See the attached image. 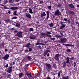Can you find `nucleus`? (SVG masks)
<instances>
[{"label":"nucleus","mask_w":79,"mask_h":79,"mask_svg":"<svg viewBox=\"0 0 79 79\" xmlns=\"http://www.w3.org/2000/svg\"><path fill=\"white\" fill-rule=\"evenodd\" d=\"M66 60H67L65 62H64L63 64V68H64L66 66V63H68L69 64H71L70 62H69V57L67 56V58L65 59Z\"/></svg>","instance_id":"1"},{"label":"nucleus","mask_w":79,"mask_h":79,"mask_svg":"<svg viewBox=\"0 0 79 79\" xmlns=\"http://www.w3.org/2000/svg\"><path fill=\"white\" fill-rule=\"evenodd\" d=\"M16 36H18V37L19 38H23V32L21 31H19L16 34Z\"/></svg>","instance_id":"2"},{"label":"nucleus","mask_w":79,"mask_h":79,"mask_svg":"<svg viewBox=\"0 0 79 79\" xmlns=\"http://www.w3.org/2000/svg\"><path fill=\"white\" fill-rule=\"evenodd\" d=\"M45 64L47 69H48L49 70H52V65L51 64L47 63Z\"/></svg>","instance_id":"3"},{"label":"nucleus","mask_w":79,"mask_h":79,"mask_svg":"<svg viewBox=\"0 0 79 79\" xmlns=\"http://www.w3.org/2000/svg\"><path fill=\"white\" fill-rule=\"evenodd\" d=\"M67 42V39L66 38H61L60 40L59 41V43H64Z\"/></svg>","instance_id":"4"},{"label":"nucleus","mask_w":79,"mask_h":79,"mask_svg":"<svg viewBox=\"0 0 79 79\" xmlns=\"http://www.w3.org/2000/svg\"><path fill=\"white\" fill-rule=\"evenodd\" d=\"M54 14V15H55V16H60L61 14V12H60V10L58 9L56 10V12H55Z\"/></svg>","instance_id":"5"},{"label":"nucleus","mask_w":79,"mask_h":79,"mask_svg":"<svg viewBox=\"0 0 79 79\" xmlns=\"http://www.w3.org/2000/svg\"><path fill=\"white\" fill-rule=\"evenodd\" d=\"M60 24H61V26L60 28H59L60 29H63V28L65 27V26H66L65 24H63V22L62 21H61L60 22Z\"/></svg>","instance_id":"6"},{"label":"nucleus","mask_w":79,"mask_h":79,"mask_svg":"<svg viewBox=\"0 0 79 79\" xmlns=\"http://www.w3.org/2000/svg\"><path fill=\"white\" fill-rule=\"evenodd\" d=\"M25 75L28 76L29 79H34V78L32 77V76L31 74H29V73H26Z\"/></svg>","instance_id":"7"},{"label":"nucleus","mask_w":79,"mask_h":79,"mask_svg":"<svg viewBox=\"0 0 79 79\" xmlns=\"http://www.w3.org/2000/svg\"><path fill=\"white\" fill-rule=\"evenodd\" d=\"M13 69V67L12 66H10L8 68L7 73H11L12 72V69Z\"/></svg>","instance_id":"8"},{"label":"nucleus","mask_w":79,"mask_h":79,"mask_svg":"<svg viewBox=\"0 0 79 79\" xmlns=\"http://www.w3.org/2000/svg\"><path fill=\"white\" fill-rule=\"evenodd\" d=\"M52 34V33L50 32L49 31H48L45 34V35L47 36L48 37H51L52 35H50Z\"/></svg>","instance_id":"9"},{"label":"nucleus","mask_w":79,"mask_h":79,"mask_svg":"<svg viewBox=\"0 0 79 79\" xmlns=\"http://www.w3.org/2000/svg\"><path fill=\"white\" fill-rule=\"evenodd\" d=\"M46 13L47 15L46 19V20H48V18H49V17H50V12L49 11H46Z\"/></svg>","instance_id":"10"},{"label":"nucleus","mask_w":79,"mask_h":79,"mask_svg":"<svg viewBox=\"0 0 79 79\" xmlns=\"http://www.w3.org/2000/svg\"><path fill=\"white\" fill-rule=\"evenodd\" d=\"M60 55L58 54H56V55L55 56V57H54V58L56 60H57V61H58L59 60V56Z\"/></svg>","instance_id":"11"},{"label":"nucleus","mask_w":79,"mask_h":79,"mask_svg":"<svg viewBox=\"0 0 79 79\" xmlns=\"http://www.w3.org/2000/svg\"><path fill=\"white\" fill-rule=\"evenodd\" d=\"M48 52H50V51H49V50L48 49H47L44 51V52L43 54V55L44 56H46V55H47V53H48Z\"/></svg>","instance_id":"12"},{"label":"nucleus","mask_w":79,"mask_h":79,"mask_svg":"<svg viewBox=\"0 0 79 79\" xmlns=\"http://www.w3.org/2000/svg\"><path fill=\"white\" fill-rule=\"evenodd\" d=\"M26 15L27 18H29L30 19H31L32 16H31V14H29V13H26Z\"/></svg>","instance_id":"13"},{"label":"nucleus","mask_w":79,"mask_h":79,"mask_svg":"<svg viewBox=\"0 0 79 79\" xmlns=\"http://www.w3.org/2000/svg\"><path fill=\"white\" fill-rule=\"evenodd\" d=\"M46 16V14H45V12H43L42 14H41V18L44 19V16Z\"/></svg>","instance_id":"14"},{"label":"nucleus","mask_w":79,"mask_h":79,"mask_svg":"<svg viewBox=\"0 0 79 79\" xmlns=\"http://www.w3.org/2000/svg\"><path fill=\"white\" fill-rule=\"evenodd\" d=\"M9 55L6 54L5 56L3 57L4 60H6L8 59V57H9Z\"/></svg>","instance_id":"15"},{"label":"nucleus","mask_w":79,"mask_h":79,"mask_svg":"<svg viewBox=\"0 0 79 79\" xmlns=\"http://www.w3.org/2000/svg\"><path fill=\"white\" fill-rule=\"evenodd\" d=\"M68 12L69 13V14H70V15H74L75 14L74 12L69 10L68 11Z\"/></svg>","instance_id":"16"},{"label":"nucleus","mask_w":79,"mask_h":79,"mask_svg":"<svg viewBox=\"0 0 79 79\" xmlns=\"http://www.w3.org/2000/svg\"><path fill=\"white\" fill-rule=\"evenodd\" d=\"M9 8H10V9L12 10H15L18 9V7H9Z\"/></svg>","instance_id":"17"},{"label":"nucleus","mask_w":79,"mask_h":79,"mask_svg":"<svg viewBox=\"0 0 79 79\" xmlns=\"http://www.w3.org/2000/svg\"><path fill=\"white\" fill-rule=\"evenodd\" d=\"M63 45H64V46H66V47H68V46H71V47H74V46L72 44H63Z\"/></svg>","instance_id":"18"},{"label":"nucleus","mask_w":79,"mask_h":79,"mask_svg":"<svg viewBox=\"0 0 79 79\" xmlns=\"http://www.w3.org/2000/svg\"><path fill=\"white\" fill-rule=\"evenodd\" d=\"M69 6L72 8H74V5L72 4H69Z\"/></svg>","instance_id":"19"},{"label":"nucleus","mask_w":79,"mask_h":79,"mask_svg":"<svg viewBox=\"0 0 79 79\" xmlns=\"http://www.w3.org/2000/svg\"><path fill=\"white\" fill-rule=\"evenodd\" d=\"M23 76V73H20L19 74V78H21Z\"/></svg>","instance_id":"20"},{"label":"nucleus","mask_w":79,"mask_h":79,"mask_svg":"<svg viewBox=\"0 0 79 79\" xmlns=\"http://www.w3.org/2000/svg\"><path fill=\"white\" fill-rule=\"evenodd\" d=\"M57 7H61L62 6V3H58V4L57 5Z\"/></svg>","instance_id":"21"},{"label":"nucleus","mask_w":79,"mask_h":79,"mask_svg":"<svg viewBox=\"0 0 79 79\" xmlns=\"http://www.w3.org/2000/svg\"><path fill=\"white\" fill-rule=\"evenodd\" d=\"M31 45V44L30 43H28L27 44L25 45L26 47H29V45Z\"/></svg>","instance_id":"22"},{"label":"nucleus","mask_w":79,"mask_h":79,"mask_svg":"<svg viewBox=\"0 0 79 79\" xmlns=\"http://www.w3.org/2000/svg\"><path fill=\"white\" fill-rule=\"evenodd\" d=\"M29 13H31V14H32L33 13V12H32V9L31 8H29Z\"/></svg>","instance_id":"23"},{"label":"nucleus","mask_w":79,"mask_h":79,"mask_svg":"<svg viewBox=\"0 0 79 79\" xmlns=\"http://www.w3.org/2000/svg\"><path fill=\"white\" fill-rule=\"evenodd\" d=\"M62 77H63V79H69V76H67L66 77L62 76Z\"/></svg>","instance_id":"24"},{"label":"nucleus","mask_w":79,"mask_h":79,"mask_svg":"<svg viewBox=\"0 0 79 79\" xmlns=\"http://www.w3.org/2000/svg\"><path fill=\"white\" fill-rule=\"evenodd\" d=\"M20 24L19 23H16V25H15V26H16V27H20Z\"/></svg>","instance_id":"25"},{"label":"nucleus","mask_w":79,"mask_h":79,"mask_svg":"<svg viewBox=\"0 0 79 79\" xmlns=\"http://www.w3.org/2000/svg\"><path fill=\"white\" fill-rule=\"evenodd\" d=\"M53 68H54V69H56V65L54 63L53 64Z\"/></svg>","instance_id":"26"},{"label":"nucleus","mask_w":79,"mask_h":79,"mask_svg":"<svg viewBox=\"0 0 79 79\" xmlns=\"http://www.w3.org/2000/svg\"><path fill=\"white\" fill-rule=\"evenodd\" d=\"M36 37H33V36H30L29 38L30 39H35Z\"/></svg>","instance_id":"27"},{"label":"nucleus","mask_w":79,"mask_h":79,"mask_svg":"<svg viewBox=\"0 0 79 79\" xmlns=\"http://www.w3.org/2000/svg\"><path fill=\"white\" fill-rule=\"evenodd\" d=\"M55 37L56 38H60V37H62V36L60 35H56Z\"/></svg>","instance_id":"28"},{"label":"nucleus","mask_w":79,"mask_h":79,"mask_svg":"<svg viewBox=\"0 0 79 79\" xmlns=\"http://www.w3.org/2000/svg\"><path fill=\"white\" fill-rule=\"evenodd\" d=\"M67 21L68 22V23H69V24L71 23V19H67Z\"/></svg>","instance_id":"29"},{"label":"nucleus","mask_w":79,"mask_h":79,"mask_svg":"<svg viewBox=\"0 0 79 79\" xmlns=\"http://www.w3.org/2000/svg\"><path fill=\"white\" fill-rule=\"evenodd\" d=\"M53 23H51L49 24V26L50 27H53Z\"/></svg>","instance_id":"30"},{"label":"nucleus","mask_w":79,"mask_h":79,"mask_svg":"<svg viewBox=\"0 0 79 79\" xmlns=\"http://www.w3.org/2000/svg\"><path fill=\"white\" fill-rule=\"evenodd\" d=\"M66 52H71V50L69 49H68L66 50Z\"/></svg>","instance_id":"31"},{"label":"nucleus","mask_w":79,"mask_h":79,"mask_svg":"<svg viewBox=\"0 0 79 79\" xmlns=\"http://www.w3.org/2000/svg\"><path fill=\"white\" fill-rule=\"evenodd\" d=\"M16 13H17V11L16 10L14 12L13 15H17V14H16Z\"/></svg>","instance_id":"32"},{"label":"nucleus","mask_w":79,"mask_h":79,"mask_svg":"<svg viewBox=\"0 0 79 79\" xmlns=\"http://www.w3.org/2000/svg\"><path fill=\"white\" fill-rule=\"evenodd\" d=\"M14 2H15L14 0H9V2L10 3H13Z\"/></svg>","instance_id":"33"},{"label":"nucleus","mask_w":79,"mask_h":79,"mask_svg":"<svg viewBox=\"0 0 79 79\" xmlns=\"http://www.w3.org/2000/svg\"><path fill=\"white\" fill-rule=\"evenodd\" d=\"M27 58L28 60H31L32 59V58L31 56H28Z\"/></svg>","instance_id":"34"},{"label":"nucleus","mask_w":79,"mask_h":79,"mask_svg":"<svg viewBox=\"0 0 79 79\" xmlns=\"http://www.w3.org/2000/svg\"><path fill=\"white\" fill-rule=\"evenodd\" d=\"M48 9L50 10H51V8H52V6H48Z\"/></svg>","instance_id":"35"},{"label":"nucleus","mask_w":79,"mask_h":79,"mask_svg":"<svg viewBox=\"0 0 79 79\" xmlns=\"http://www.w3.org/2000/svg\"><path fill=\"white\" fill-rule=\"evenodd\" d=\"M29 51V50H28L27 49L25 50V53H28Z\"/></svg>","instance_id":"36"},{"label":"nucleus","mask_w":79,"mask_h":79,"mask_svg":"<svg viewBox=\"0 0 79 79\" xmlns=\"http://www.w3.org/2000/svg\"><path fill=\"white\" fill-rule=\"evenodd\" d=\"M40 35H45V33L43 32H42V33H41Z\"/></svg>","instance_id":"37"},{"label":"nucleus","mask_w":79,"mask_h":79,"mask_svg":"<svg viewBox=\"0 0 79 79\" xmlns=\"http://www.w3.org/2000/svg\"><path fill=\"white\" fill-rule=\"evenodd\" d=\"M64 21H68V19L66 18H64Z\"/></svg>","instance_id":"38"},{"label":"nucleus","mask_w":79,"mask_h":79,"mask_svg":"<svg viewBox=\"0 0 79 79\" xmlns=\"http://www.w3.org/2000/svg\"><path fill=\"white\" fill-rule=\"evenodd\" d=\"M18 30H15L14 31V32L15 34H16V33H18Z\"/></svg>","instance_id":"39"},{"label":"nucleus","mask_w":79,"mask_h":79,"mask_svg":"<svg viewBox=\"0 0 79 79\" xmlns=\"http://www.w3.org/2000/svg\"><path fill=\"white\" fill-rule=\"evenodd\" d=\"M69 59H70V60H73L74 59V57H72L70 58Z\"/></svg>","instance_id":"40"},{"label":"nucleus","mask_w":79,"mask_h":79,"mask_svg":"<svg viewBox=\"0 0 79 79\" xmlns=\"http://www.w3.org/2000/svg\"><path fill=\"white\" fill-rule=\"evenodd\" d=\"M40 4H42V3H44V2H43V0L40 1Z\"/></svg>","instance_id":"41"},{"label":"nucleus","mask_w":79,"mask_h":79,"mask_svg":"<svg viewBox=\"0 0 79 79\" xmlns=\"http://www.w3.org/2000/svg\"><path fill=\"white\" fill-rule=\"evenodd\" d=\"M34 31V29L32 28H30L29 31Z\"/></svg>","instance_id":"42"},{"label":"nucleus","mask_w":79,"mask_h":79,"mask_svg":"<svg viewBox=\"0 0 79 79\" xmlns=\"http://www.w3.org/2000/svg\"><path fill=\"white\" fill-rule=\"evenodd\" d=\"M58 76V77H60V72H59L57 73Z\"/></svg>","instance_id":"43"},{"label":"nucleus","mask_w":79,"mask_h":79,"mask_svg":"<svg viewBox=\"0 0 79 79\" xmlns=\"http://www.w3.org/2000/svg\"><path fill=\"white\" fill-rule=\"evenodd\" d=\"M29 50L30 52H32V49L31 48H29Z\"/></svg>","instance_id":"44"},{"label":"nucleus","mask_w":79,"mask_h":79,"mask_svg":"<svg viewBox=\"0 0 79 79\" xmlns=\"http://www.w3.org/2000/svg\"><path fill=\"white\" fill-rule=\"evenodd\" d=\"M4 45H5V43L3 42L2 43V46L3 47H4Z\"/></svg>","instance_id":"45"},{"label":"nucleus","mask_w":79,"mask_h":79,"mask_svg":"<svg viewBox=\"0 0 79 79\" xmlns=\"http://www.w3.org/2000/svg\"><path fill=\"white\" fill-rule=\"evenodd\" d=\"M41 45V43H37L36 44V45Z\"/></svg>","instance_id":"46"},{"label":"nucleus","mask_w":79,"mask_h":79,"mask_svg":"<svg viewBox=\"0 0 79 79\" xmlns=\"http://www.w3.org/2000/svg\"><path fill=\"white\" fill-rule=\"evenodd\" d=\"M5 4H6V3H8V1H6L5 0V1L4 2Z\"/></svg>","instance_id":"47"},{"label":"nucleus","mask_w":79,"mask_h":79,"mask_svg":"<svg viewBox=\"0 0 79 79\" xmlns=\"http://www.w3.org/2000/svg\"><path fill=\"white\" fill-rule=\"evenodd\" d=\"M4 9H10V8H9H9H8L6 7V6H5V7H4Z\"/></svg>","instance_id":"48"},{"label":"nucleus","mask_w":79,"mask_h":79,"mask_svg":"<svg viewBox=\"0 0 79 79\" xmlns=\"http://www.w3.org/2000/svg\"><path fill=\"white\" fill-rule=\"evenodd\" d=\"M37 77H38L37 75L34 76L33 77H33V79L34 78H37Z\"/></svg>","instance_id":"49"},{"label":"nucleus","mask_w":79,"mask_h":79,"mask_svg":"<svg viewBox=\"0 0 79 79\" xmlns=\"http://www.w3.org/2000/svg\"><path fill=\"white\" fill-rule=\"evenodd\" d=\"M60 35H61V36L63 37V36H64V35H63V33H61V32H60Z\"/></svg>","instance_id":"50"},{"label":"nucleus","mask_w":79,"mask_h":79,"mask_svg":"<svg viewBox=\"0 0 79 79\" xmlns=\"http://www.w3.org/2000/svg\"><path fill=\"white\" fill-rule=\"evenodd\" d=\"M51 40H55V38H50Z\"/></svg>","instance_id":"51"},{"label":"nucleus","mask_w":79,"mask_h":79,"mask_svg":"<svg viewBox=\"0 0 79 79\" xmlns=\"http://www.w3.org/2000/svg\"><path fill=\"white\" fill-rule=\"evenodd\" d=\"M76 63H77V62H75V61L74 62V67H75V66H76Z\"/></svg>","instance_id":"52"},{"label":"nucleus","mask_w":79,"mask_h":79,"mask_svg":"<svg viewBox=\"0 0 79 79\" xmlns=\"http://www.w3.org/2000/svg\"><path fill=\"white\" fill-rule=\"evenodd\" d=\"M6 68H8V64H7L6 65H5Z\"/></svg>","instance_id":"53"},{"label":"nucleus","mask_w":79,"mask_h":79,"mask_svg":"<svg viewBox=\"0 0 79 79\" xmlns=\"http://www.w3.org/2000/svg\"><path fill=\"white\" fill-rule=\"evenodd\" d=\"M12 19H17V17H13V18H12Z\"/></svg>","instance_id":"54"},{"label":"nucleus","mask_w":79,"mask_h":79,"mask_svg":"<svg viewBox=\"0 0 79 79\" xmlns=\"http://www.w3.org/2000/svg\"><path fill=\"white\" fill-rule=\"evenodd\" d=\"M5 21L6 23H8L9 22V19L6 20Z\"/></svg>","instance_id":"55"},{"label":"nucleus","mask_w":79,"mask_h":79,"mask_svg":"<svg viewBox=\"0 0 79 79\" xmlns=\"http://www.w3.org/2000/svg\"><path fill=\"white\" fill-rule=\"evenodd\" d=\"M60 18H61V21H64V19H63V17H60Z\"/></svg>","instance_id":"56"},{"label":"nucleus","mask_w":79,"mask_h":79,"mask_svg":"<svg viewBox=\"0 0 79 79\" xmlns=\"http://www.w3.org/2000/svg\"><path fill=\"white\" fill-rule=\"evenodd\" d=\"M41 42V41H40V40L39 39L37 41V43H39V42Z\"/></svg>","instance_id":"57"},{"label":"nucleus","mask_w":79,"mask_h":79,"mask_svg":"<svg viewBox=\"0 0 79 79\" xmlns=\"http://www.w3.org/2000/svg\"><path fill=\"white\" fill-rule=\"evenodd\" d=\"M41 70H40L39 71V72H38L39 73V75H40V74H41Z\"/></svg>","instance_id":"58"},{"label":"nucleus","mask_w":79,"mask_h":79,"mask_svg":"<svg viewBox=\"0 0 79 79\" xmlns=\"http://www.w3.org/2000/svg\"><path fill=\"white\" fill-rule=\"evenodd\" d=\"M36 76L38 77H39V76H40V75H39V73H37V74L36 75Z\"/></svg>","instance_id":"59"},{"label":"nucleus","mask_w":79,"mask_h":79,"mask_svg":"<svg viewBox=\"0 0 79 79\" xmlns=\"http://www.w3.org/2000/svg\"><path fill=\"white\" fill-rule=\"evenodd\" d=\"M10 30L11 31H13V30H15V27H13L12 28H11Z\"/></svg>","instance_id":"60"},{"label":"nucleus","mask_w":79,"mask_h":79,"mask_svg":"<svg viewBox=\"0 0 79 79\" xmlns=\"http://www.w3.org/2000/svg\"><path fill=\"white\" fill-rule=\"evenodd\" d=\"M47 56H50V54H49V53H48V52Z\"/></svg>","instance_id":"61"},{"label":"nucleus","mask_w":79,"mask_h":79,"mask_svg":"<svg viewBox=\"0 0 79 79\" xmlns=\"http://www.w3.org/2000/svg\"><path fill=\"white\" fill-rule=\"evenodd\" d=\"M28 79L27 77H24V78L23 79Z\"/></svg>","instance_id":"62"},{"label":"nucleus","mask_w":79,"mask_h":79,"mask_svg":"<svg viewBox=\"0 0 79 79\" xmlns=\"http://www.w3.org/2000/svg\"><path fill=\"white\" fill-rule=\"evenodd\" d=\"M47 79H51V78L49 77H47Z\"/></svg>","instance_id":"63"},{"label":"nucleus","mask_w":79,"mask_h":79,"mask_svg":"<svg viewBox=\"0 0 79 79\" xmlns=\"http://www.w3.org/2000/svg\"><path fill=\"white\" fill-rule=\"evenodd\" d=\"M77 8H79V5L77 4Z\"/></svg>","instance_id":"64"}]
</instances>
